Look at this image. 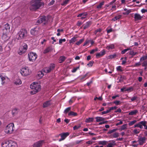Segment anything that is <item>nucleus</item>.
<instances>
[{"mask_svg":"<svg viewBox=\"0 0 147 147\" xmlns=\"http://www.w3.org/2000/svg\"><path fill=\"white\" fill-rule=\"evenodd\" d=\"M41 0H32L30 2V9L32 11H36L40 7L43 6L44 3L41 2Z\"/></svg>","mask_w":147,"mask_h":147,"instance_id":"nucleus-1","label":"nucleus"},{"mask_svg":"<svg viewBox=\"0 0 147 147\" xmlns=\"http://www.w3.org/2000/svg\"><path fill=\"white\" fill-rule=\"evenodd\" d=\"M30 88L33 90L31 91V93L32 94H34L39 91L40 90L41 86L40 85L35 82H33L30 86Z\"/></svg>","mask_w":147,"mask_h":147,"instance_id":"nucleus-2","label":"nucleus"},{"mask_svg":"<svg viewBox=\"0 0 147 147\" xmlns=\"http://www.w3.org/2000/svg\"><path fill=\"white\" fill-rule=\"evenodd\" d=\"M27 32L24 29H21L18 33L16 38L18 40L21 39L26 36Z\"/></svg>","mask_w":147,"mask_h":147,"instance_id":"nucleus-3","label":"nucleus"},{"mask_svg":"<svg viewBox=\"0 0 147 147\" xmlns=\"http://www.w3.org/2000/svg\"><path fill=\"white\" fill-rule=\"evenodd\" d=\"M14 125L13 123H10L6 127L5 132L7 134H11L13 131V127Z\"/></svg>","mask_w":147,"mask_h":147,"instance_id":"nucleus-4","label":"nucleus"},{"mask_svg":"<svg viewBox=\"0 0 147 147\" xmlns=\"http://www.w3.org/2000/svg\"><path fill=\"white\" fill-rule=\"evenodd\" d=\"M28 46L26 43H23L22 45L20 47L18 51V53L21 55L24 53L27 49Z\"/></svg>","mask_w":147,"mask_h":147,"instance_id":"nucleus-5","label":"nucleus"},{"mask_svg":"<svg viewBox=\"0 0 147 147\" xmlns=\"http://www.w3.org/2000/svg\"><path fill=\"white\" fill-rule=\"evenodd\" d=\"M20 73L22 76H26L30 75L31 72L28 67H24L21 69Z\"/></svg>","mask_w":147,"mask_h":147,"instance_id":"nucleus-6","label":"nucleus"},{"mask_svg":"<svg viewBox=\"0 0 147 147\" xmlns=\"http://www.w3.org/2000/svg\"><path fill=\"white\" fill-rule=\"evenodd\" d=\"M28 58L30 61L33 62L37 58V55L35 53L31 52L28 54Z\"/></svg>","mask_w":147,"mask_h":147,"instance_id":"nucleus-7","label":"nucleus"},{"mask_svg":"<svg viewBox=\"0 0 147 147\" xmlns=\"http://www.w3.org/2000/svg\"><path fill=\"white\" fill-rule=\"evenodd\" d=\"M55 67L54 64H51L49 67L45 68L43 69V71L45 73H48L53 69Z\"/></svg>","mask_w":147,"mask_h":147,"instance_id":"nucleus-8","label":"nucleus"},{"mask_svg":"<svg viewBox=\"0 0 147 147\" xmlns=\"http://www.w3.org/2000/svg\"><path fill=\"white\" fill-rule=\"evenodd\" d=\"M48 20L47 18L45 16H42L37 21V23H41L43 22L44 24H45L47 22Z\"/></svg>","mask_w":147,"mask_h":147,"instance_id":"nucleus-9","label":"nucleus"},{"mask_svg":"<svg viewBox=\"0 0 147 147\" xmlns=\"http://www.w3.org/2000/svg\"><path fill=\"white\" fill-rule=\"evenodd\" d=\"M44 143L43 140H40L35 142L33 145V147H40L43 143Z\"/></svg>","mask_w":147,"mask_h":147,"instance_id":"nucleus-10","label":"nucleus"},{"mask_svg":"<svg viewBox=\"0 0 147 147\" xmlns=\"http://www.w3.org/2000/svg\"><path fill=\"white\" fill-rule=\"evenodd\" d=\"M38 28L36 27L33 29H32L30 31L31 34L33 35H37L38 33Z\"/></svg>","mask_w":147,"mask_h":147,"instance_id":"nucleus-11","label":"nucleus"},{"mask_svg":"<svg viewBox=\"0 0 147 147\" xmlns=\"http://www.w3.org/2000/svg\"><path fill=\"white\" fill-rule=\"evenodd\" d=\"M135 21H137L140 20L142 18V16H141L139 14L136 13L134 15Z\"/></svg>","mask_w":147,"mask_h":147,"instance_id":"nucleus-12","label":"nucleus"},{"mask_svg":"<svg viewBox=\"0 0 147 147\" xmlns=\"http://www.w3.org/2000/svg\"><path fill=\"white\" fill-rule=\"evenodd\" d=\"M53 50V48L52 46H50L46 48L44 51L43 53L45 54L52 51Z\"/></svg>","mask_w":147,"mask_h":147,"instance_id":"nucleus-13","label":"nucleus"},{"mask_svg":"<svg viewBox=\"0 0 147 147\" xmlns=\"http://www.w3.org/2000/svg\"><path fill=\"white\" fill-rule=\"evenodd\" d=\"M146 140V138L144 137H141L138 138V141L139 142V144L140 145L143 144L145 142Z\"/></svg>","mask_w":147,"mask_h":147,"instance_id":"nucleus-14","label":"nucleus"},{"mask_svg":"<svg viewBox=\"0 0 147 147\" xmlns=\"http://www.w3.org/2000/svg\"><path fill=\"white\" fill-rule=\"evenodd\" d=\"M102 29L101 28H99L94 31V33L97 36H99L102 35V33L101 32Z\"/></svg>","mask_w":147,"mask_h":147,"instance_id":"nucleus-15","label":"nucleus"},{"mask_svg":"<svg viewBox=\"0 0 147 147\" xmlns=\"http://www.w3.org/2000/svg\"><path fill=\"white\" fill-rule=\"evenodd\" d=\"M69 134L68 132L65 133L61 134V138L59 140V141H60L64 140L67 136L69 135Z\"/></svg>","mask_w":147,"mask_h":147,"instance_id":"nucleus-16","label":"nucleus"},{"mask_svg":"<svg viewBox=\"0 0 147 147\" xmlns=\"http://www.w3.org/2000/svg\"><path fill=\"white\" fill-rule=\"evenodd\" d=\"M5 29H3L4 32H5L6 31L7 32H8L9 31L10 26L9 25L7 24H5L4 26Z\"/></svg>","mask_w":147,"mask_h":147,"instance_id":"nucleus-17","label":"nucleus"},{"mask_svg":"<svg viewBox=\"0 0 147 147\" xmlns=\"http://www.w3.org/2000/svg\"><path fill=\"white\" fill-rule=\"evenodd\" d=\"M8 33L7 32H5L3 33L2 37V39L4 41L7 40L9 38L7 34V33Z\"/></svg>","mask_w":147,"mask_h":147,"instance_id":"nucleus-18","label":"nucleus"},{"mask_svg":"<svg viewBox=\"0 0 147 147\" xmlns=\"http://www.w3.org/2000/svg\"><path fill=\"white\" fill-rule=\"evenodd\" d=\"M9 141H4L1 144L2 147H9Z\"/></svg>","mask_w":147,"mask_h":147,"instance_id":"nucleus-19","label":"nucleus"},{"mask_svg":"<svg viewBox=\"0 0 147 147\" xmlns=\"http://www.w3.org/2000/svg\"><path fill=\"white\" fill-rule=\"evenodd\" d=\"M14 83L16 86H19L22 84V81L20 79H16L14 81Z\"/></svg>","mask_w":147,"mask_h":147,"instance_id":"nucleus-20","label":"nucleus"},{"mask_svg":"<svg viewBox=\"0 0 147 147\" xmlns=\"http://www.w3.org/2000/svg\"><path fill=\"white\" fill-rule=\"evenodd\" d=\"M44 76V74L41 71H39L38 72L37 76V78L38 79H40L42 78Z\"/></svg>","mask_w":147,"mask_h":147,"instance_id":"nucleus-21","label":"nucleus"},{"mask_svg":"<svg viewBox=\"0 0 147 147\" xmlns=\"http://www.w3.org/2000/svg\"><path fill=\"white\" fill-rule=\"evenodd\" d=\"M9 147H16L17 144L16 142L11 141H9Z\"/></svg>","mask_w":147,"mask_h":147,"instance_id":"nucleus-22","label":"nucleus"},{"mask_svg":"<svg viewBox=\"0 0 147 147\" xmlns=\"http://www.w3.org/2000/svg\"><path fill=\"white\" fill-rule=\"evenodd\" d=\"M0 78L1 80V84L2 85H3L5 82V81L6 79L5 78L0 74Z\"/></svg>","mask_w":147,"mask_h":147,"instance_id":"nucleus-23","label":"nucleus"},{"mask_svg":"<svg viewBox=\"0 0 147 147\" xmlns=\"http://www.w3.org/2000/svg\"><path fill=\"white\" fill-rule=\"evenodd\" d=\"M119 134L118 132H115L110 135L111 138H117L119 136Z\"/></svg>","mask_w":147,"mask_h":147,"instance_id":"nucleus-24","label":"nucleus"},{"mask_svg":"<svg viewBox=\"0 0 147 147\" xmlns=\"http://www.w3.org/2000/svg\"><path fill=\"white\" fill-rule=\"evenodd\" d=\"M50 105V102L49 101H47L43 103V107L44 108L47 107Z\"/></svg>","mask_w":147,"mask_h":147,"instance_id":"nucleus-25","label":"nucleus"},{"mask_svg":"<svg viewBox=\"0 0 147 147\" xmlns=\"http://www.w3.org/2000/svg\"><path fill=\"white\" fill-rule=\"evenodd\" d=\"M96 119V121L97 122H99L101 121H104L105 119L104 118L97 117L95 118Z\"/></svg>","mask_w":147,"mask_h":147,"instance_id":"nucleus-26","label":"nucleus"},{"mask_svg":"<svg viewBox=\"0 0 147 147\" xmlns=\"http://www.w3.org/2000/svg\"><path fill=\"white\" fill-rule=\"evenodd\" d=\"M138 112V111L136 110H134L131 111L129 113V115H132L136 114V113Z\"/></svg>","mask_w":147,"mask_h":147,"instance_id":"nucleus-27","label":"nucleus"},{"mask_svg":"<svg viewBox=\"0 0 147 147\" xmlns=\"http://www.w3.org/2000/svg\"><path fill=\"white\" fill-rule=\"evenodd\" d=\"M87 15V14L86 13H80L77 16L78 17H80L82 16V15H83V16H84V17H82L81 18V19H83L84 18H86V16Z\"/></svg>","mask_w":147,"mask_h":147,"instance_id":"nucleus-28","label":"nucleus"},{"mask_svg":"<svg viewBox=\"0 0 147 147\" xmlns=\"http://www.w3.org/2000/svg\"><path fill=\"white\" fill-rule=\"evenodd\" d=\"M65 59V57L64 56H61L59 58V63H62L64 61Z\"/></svg>","mask_w":147,"mask_h":147,"instance_id":"nucleus-29","label":"nucleus"},{"mask_svg":"<svg viewBox=\"0 0 147 147\" xmlns=\"http://www.w3.org/2000/svg\"><path fill=\"white\" fill-rule=\"evenodd\" d=\"M121 17V15H118L117 16H116L114 18L112 19V20H113L114 21H115L117 20L120 19Z\"/></svg>","mask_w":147,"mask_h":147,"instance_id":"nucleus-30","label":"nucleus"},{"mask_svg":"<svg viewBox=\"0 0 147 147\" xmlns=\"http://www.w3.org/2000/svg\"><path fill=\"white\" fill-rule=\"evenodd\" d=\"M127 125L126 124H125L122 125L121 126L120 128V130L121 131H122L123 130L126 129H127Z\"/></svg>","mask_w":147,"mask_h":147,"instance_id":"nucleus-31","label":"nucleus"},{"mask_svg":"<svg viewBox=\"0 0 147 147\" xmlns=\"http://www.w3.org/2000/svg\"><path fill=\"white\" fill-rule=\"evenodd\" d=\"M106 49L109 50L110 49H112L114 48V46L113 45H110L106 47Z\"/></svg>","mask_w":147,"mask_h":147,"instance_id":"nucleus-32","label":"nucleus"},{"mask_svg":"<svg viewBox=\"0 0 147 147\" xmlns=\"http://www.w3.org/2000/svg\"><path fill=\"white\" fill-rule=\"evenodd\" d=\"M69 116H76L77 115V114L76 113L74 112L73 111H70L68 114Z\"/></svg>","mask_w":147,"mask_h":147,"instance_id":"nucleus-33","label":"nucleus"},{"mask_svg":"<svg viewBox=\"0 0 147 147\" xmlns=\"http://www.w3.org/2000/svg\"><path fill=\"white\" fill-rule=\"evenodd\" d=\"M91 24V22H87L86 25L84 26V29H86V28H88L89 26Z\"/></svg>","mask_w":147,"mask_h":147,"instance_id":"nucleus-34","label":"nucleus"},{"mask_svg":"<svg viewBox=\"0 0 147 147\" xmlns=\"http://www.w3.org/2000/svg\"><path fill=\"white\" fill-rule=\"evenodd\" d=\"M118 130L117 129H112L110 130L108 132V134H111L113 133H114Z\"/></svg>","mask_w":147,"mask_h":147,"instance_id":"nucleus-35","label":"nucleus"},{"mask_svg":"<svg viewBox=\"0 0 147 147\" xmlns=\"http://www.w3.org/2000/svg\"><path fill=\"white\" fill-rule=\"evenodd\" d=\"M93 118H89L86 119L85 121L88 123L92 122L93 121Z\"/></svg>","mask_w":147,"mask_h":147,"instance_id":"nucleus-36","label":"nucleus"},{"mask_svg":"<svg viewBox=\"0 0 147 147\" xmlns=\"http://www.w3.org/2000/svg\"><path fill=\"white\" fill-rule=\"evenodd\" d=\"M107 142L105 141H100L98 142V144L100 145H105L107 144Z\"/></svg>","mask_w":147,"mask_h":147,"instance_id":"nucleus-37","label":"nucleus"},{"mask_svg":"<svg viewBox=\"0 0 147 147\" xmlns=\"http://www.w3.org/2000/svg\"><path fill=\"white\" fill-rule=\"evenodd\" d=\"M112 142H113V143H110L107 146L108 147H113V146L115 144V141L112 140Z\"/></svg>","mask_w":147,"mask_h":147,"instance_id":"nucleus-38","label":"nucleus"},{"mask_svg":"<svg viewBox=\"0 0 147 147\" xmlns=\"http://www.w3.org/2000/svg\"><path fill=\"white\" fill-rule=\"evenodd\" d=\"M71 109V108L70 107L67 108L64 111V113L65 114H66L68 112L70 111Z\"/></svg>","mask_w":147,"mask_h":147,"instance_id":"nucleus-39","label":"nucleus"},{"mask_svg":"<svg viewBox=\"0 0 147 147\" xmlns=\"http://www.w3.org/2000/svg\"><path fill=\"white\" fill-rule=\"evenodd\" d=\"M76 40V37H74L73 38H71V40H70L69 42L70 43H73L75 42Z\"/></svg>","mask_w":147,"mask_h":147,"instance_id":"nucleus-40","label":"nucleus"},{"mask_svg":"<svg viewBox=\"0 0 147 147\" xmlns=\"http://www.w3.org/2000/svg\"><path fill=\"white\" fill-rule=\"evenodd\" d=\"M131 50L130 48H127L121 51V53L122 54H125L127 51Z\"/></svg>","mask_w":147,"mask_h":147,"instance_id":"nucleus-41","label":"nucleus"},{"mask_svg":"<svg viewBox=\"0 0 147 147\" xmlns=\"http://www.w3.org/2000/svg\"><path fill=\"white\" fill-rule=\"evenodd\" d=\"M84 41V40L83 39H81L79 40V41L77 42L76 44L77 45H79L80 44H81L83 41Z\"/></svg>","mask_w":147,"mask_h":147,"instance_id":"nucleus-42","label":"nucleus"},{"mask_svg":"<svg viewBox=\"0 0 147 147\" xmlns=\"http://www.w3.org/2000/svg\"><path fill=\"white\" fill-rule=\"evenodd\" d=\"M98 50V49L97 48H96L95 49H93L90 52V53L91 54H92L94 53L95 52L97 51Z\"/></svg>","mask_w":147,"mask_h":147,"instance_id":"nucleus-43","label":"nucleus"},{"mask_svg":"<svg viewBox=\"0 0 147 147\" xmlns=\"http://www.w3.org/2000/svg\"><path fill=\"white\" fill-rule=\"evenodd\" d=\"M104 3V2H102L100 3V4L97 6V7L98 8H100L103 5Z\"/></svg>","mask_w":147,"mask_h":147,"instance_id":"nucleus-44","label":"nucleus"},{"mask_svg":"<svg viewBox=\"0 0 147 147\" xmlns=\"http://www.w3.org/2000/svg\"><path fill=\"white\" fill-rule=\"evenodd\" d=\"M69 1V0H65L63 3H61V5H66Z\"/></svg>","mask_w":147,"mask_h":147,"instance_id":"nucleus-45","label":"nucleus"},{"mask_svg":"<svg viewBox=\"0 0 147 147\" xmlns=\"http://www.w3.org/2000/svg\"><path fill=\"white\" fill-rule=\"evenodd\" d=\"M80 127V125H79L78 126L76 125L74 126L73 127V129L74 130H75L79 128Z\"/></svg>","mask_w":147,"mask_h":147,"instance_id":"nucleus-46","label":"nucleus"},{"mask_svg":"<svg viewBox=\"0 0 147 147\" xmlns=\"http://www.w3.org/2000/svg\"><path fill=\"white\" fill-rule=\"evenodd\" d=\"M139 123L140 124H141L142 125H143L144 127H145V125L146 124V121H142L140 122Z\"/></svg>","mask_w":147,"mask_h":147,"instance_id":"nucleus-47","label":"nucleus"},{"mask_svg":"<svg viewBox=\"0 0 147 147\" xmlns=\"http://www.w3.org/2000/svg\"><path fill=\"white\" fill-rule=\"evenodd\" d=\"M65 41L66 40L65 39H60L59 40V43L61 44L63 42H65Z\"/></svg>","mask_w":147,"mask_h":147,"instance_id":"nucleus-48","label":"nucleus"},{"mask_svg":"<svg viewBox=\"0 0 147 147\" xmlns=\"http://www.w3.org/2000/svg\"><path fill=\"white\" fill-rule=\"evenodd\" d=\"M94 63V61H90L89 63L87 64V65L89 66V67H92Z\"/></svg>","mask_w":147,"mask_h":147,"instance_id":"nucleus-49","label":"nucleus"},{"mask_svg":"<svg viewBox=\"0 0 147 147\" xmlns=\"http://www.w3.org/2000/svg\"><path fill=\"white\" fill-rule=\"evenodd\" d=\"M136 122V120H134L133 121H131L130 123H129V125L131 126L134 124V123H135Z\"/></svg>","mask_w":147,"mask_h":147,"instance_id":"nucleus-50","label":"nucleus"},{"mask_svg":"<svg viewBox=\"0 0 147 147\" xmlns=\"http://www.w3.org/2000/svg\"><path fill=\"white\" fill-rule=\"evenodd\" d=\"M147 65V60L144 61L142 63L143 66L146 67Z\"/></svg>","mask_w":147,"mask_h":147,"instance_id":"nucleus-51","label":"nucleus"},{"mask_svg":"<svg viewBox=\"0 0 147 147\" xmlns=\"http://www.w3.org/2000/svg\"><path fill=\"white\" fill-rule=\"evenodd\" d=\"M109 112H110L109 110H108L106 111H104L102 112L101 113L102 115H103L104 114H107V113H109Z\"/></svg>","mask_w":147,"mask_h":147,"instance_id":"nucleus-52","label":"nucleus"},{"mask_svg":"<svg viewBox=\"0 0 147 147\" xmlns=\"http://www.w3.org/2000/svg\"><path fill=\"white\" fill-rule=\"evenodd\" d=\"M133 89V88H128L126 89L125 90V91H129V92L130 91H131V90H132Z\"/></svg>","mask_w":147,"mask_h":147,"instance_id":"nucleus-53","label":"nucleus"},{"mask_svg":"<svg viewBox=\"0 0 147 147\" xmlns=\"http://www.w3.org/2000/svg\"><path fill=\"white\" fill-rule=\"evenodd\" d=\"M137 98L136 96H134L131 98V100L132 101H133L136 100Z\"/></svg>","mask_w":147,"mask_h":147,"instance_id":"nucleus-54","label":"nucleus"},{"mask_svg":"<svg viewBox=\"0 0 147 147\" xmlns=\"http://www.w3.org/2000/svg\"><path fill=\"white\" fill-rule=\"evenodd\" d=\"M117 108V107L116 106H114L113 107H110L109 109V110L110 112L112 110H113L114 109H116Z\"/></svg>","mask_w":147,"mask_h":147,"instance_id":"nucleus-55","label":"nucleus"},{"mask_svg":"<svg viewBox=\"0 0 147 147\" xmlns=\"http://www.w3.org/2000/svg\"><path fill=\"white\" fill-rule=\"evenodd\" d=\"M133 131L134 133L136 134H138L140 132V131L139 130H138L136 129H134V130Z\"/></svg>","mask_w":147,"mask_h":147,"instance_id":"nucleus-56","label":"nucleus"},{"mask_svg":"<svg viewBox=\"0 0 147 147\" xmlns=\"http://www.w3.org/2000/svg\"><path fill=\"white\" fill-rule=\"evenodd\" d=\"M147 59V56H144L141 57L140 59V60H144L146 59Z\"/></svg>","mask_w":147,"mask_h":147,"instance_id":"nucleus-57","label":"nucleus"},{"mask_svg":"<svg viewBox=\"0 0 147 147\" xmlns=\"http://www.w3.org/2000/svg\"><path fill=\"white\" fill-rule=\"evenodd\" d=\"M96 99H98L100 100H102V97H100L99 98H97V97H96L94 98V100H95Z\"/></svg>","mask_w":147,"mask_h":147,"instance_id":"nucleus-58","label":"nucleus"},{"mask_svg":"<svg viewBox=\"0 0 147 147\" xmlns=\"http://www.w3.org/2000/svg\"><path fill=\"white\" fill-rule=\"evenodd\" d=\"M17 111V109H13L12 111V113L13 115L15 113H16V111Z\"/></svg>","mask_w":147,"mask_h":147,"instance_id":"nucleus-59","label":"nucleus"},{"mask_svg":"<svg viewBox=\"0 0 147 147\" xmlns=\"http://www.w3.org/2000/svg\"><path fill=\"white\" fill-rule=\"evenodd\" d=\"M116 56L115 55H111L109 56V59H112L114 58Z\"/></svg>","mask_w":147,"mask_h":147,"instance_id":"nucleus-60","label":"nucleus"},{"mask_svg":"<svg viewBox=\"0 0 147 147\" xmlns=\"http://www.w3.org/2000/svg\"><path fill=\"white\" fill-rule=\"evenodd\" d=\"M137 127H139L140 129H142L143 128V126L141 125V124H140V123H138L137 124Z\"/></svg>","mask_w":147,"mask_h":147,"instance_id":"nucleus-61","label":"nucleus"},{"mask_svg":"<svg viewBox=\"0 0 147 147\" xmlns=\"http://www.w3.org/2000/svg\"><path fill=\"white\" fill-rule=\"evenodd\" d=\"M79 68V67H78L76 68H74L73 70H72V72H75L77 70V69Z\"/></svg>","mask_w":147,"mask_h":147,"instance_id":"nucleus-62","label":"nucleus"},{"mask_svg":"<svg viewBox=\"0 0 147 147\" xmlns=\"http://www.w3.org/2000/svg\"><path fill=\"white\" fill-rule=\"evenodd\" d=\"M129 54L132 55H134V52L133 51H131L129 52Z\"/></svg>","mask_w":147,"mask_h":147,"instance_id":"nucleus-63","label":"nucleus"},{"mask_svg":"<svg viewBox=\"0 0 147 147\" xmlns=\"http://www.w3.org/2000/svg\"><path fill=\"white\" fill-rule=\"evenodd\" d=\"M100 53H101V54L102 55V56L105 53V51L104 50H103Z\"/></svg>","mask_w":147,"mask_h":147,"instance_id":"nucleus-64","label":"nucleus"}]
</instances>
